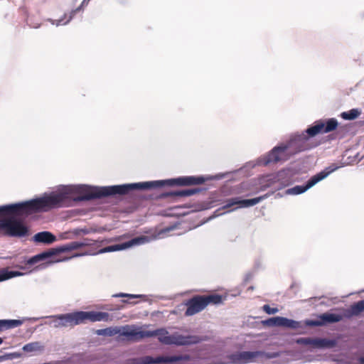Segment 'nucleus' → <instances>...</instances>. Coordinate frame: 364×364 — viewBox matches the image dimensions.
I'll return each mask as SVG.
<instances>
[{
  "label": "nucleus",
  "mask_w": 364,
  "mask_h": 364,
  "mask_svg": "<svg viewBox=\"0 0 364 364\" xmlns=\"http://www.w3.org/2000/svg\"><path fill=\"white\" fill-rule=\"evenodd\" d=\"M360 112L358 109H352L348 112H343L341 117L346 120H353L359 117Z\"/></svg>",
  "instance_id": "obj_26"
},
{
  "label": "nucleus",
  "mask_w": 364,
  "mask_h": 364,
  "mask_svg": "<svg viewBox=\"0 0 364 364\" xmlns=\"http://www.w3.org/2000/svg\"><path fill=\"white\" fill-rule=\"evenodd\" d=\"M291 155L287 144L275 146L264 158V164H275L281 161L287 160Z\"/></svg>",
  "instance_id": "obj_8"
},
{
  "label": "nucleus",
  "mask_w": 364,
  "mask_h": 364,
  "mask_svg": "<svg viewBox=\"0 0 364 364\" xmlns=\"http://www.w3.org/2000/svg\"><path fill=\"white\" fill-rule=\"evenodd\" d=\"M204 176H188L172 178L167 181H154L143 183L123 184L102 187L82 188L80 193L82 194L74 198L75 190L70 186H64L57 191L45 195V212L53 208L68 206L74 201L90 200L115 195H126L133 190H144L168 186H194L200 185L206 181Z\"/></svg>",
  "instance_id": "obj_1"
},
{
  "label": "nucleus",
  "mask_w": 364,
  "mask_h": 364,
  "mask_svg": "<svg viewBox=\"0 0 364 364\" xmlns=\"http://www.w3.org/2000/svg\"><path fill=\"white\" fill-rule=\"evenodd\" d=\"M20 354L16 353H6L4 355H0V363L4 360L13 359L14 358H18Z\"/></svg>",
  "instance_id": "obj_30"
},
{
  "label": "nucleus",
  "mask_w": 364,
  "mask_h": 364,
  "mask_svg": "<svg viewBox=\"0 0 364 364\" xmlns=\"http://www.w3.org/2000/svg\"><path fill=\"white\" fill-rule=\"evenodd\" d=\"M296 343L303 346H309L314 348H331L336 346V340L319 338H299L296 340Z\"/></svg>",
  "instance_id": "obj_10"
},
{
  "label": "nucleus",
  "mask_w": 364,
  "mask_h": 364,
  "mask_svg": "<svg viewBox=\"0 0 364 364\" xmlns=\"http://www.w3.org/2000/svg\"><path fill=\"white\" fill-rule=\"evenodd\" d=\"M55 236L47 231L38 232L33 236V240L38 243L51 244L55 242Z\"/></svg>",
  "instance_id": "obj_17"
},
{
  "label": "nucleus",
  "mask_w": 364,
  "mask_h": 364,
  "mask_svg": "<svg viewBox=\"0 0 364 364\" xmlns=\"http://www.w3.org/2000/svg\"><path fill=\"white\" fill-rule=\"evenodd\" d=\"M23 320L12 319V320H0V332L4 330L14 328L20 326L23 324Z\"/></svg>",
  "instance_id": "obj_20"
},
{
  "label": "nucleus",
  "mask_w": 364,
  "mask_h": 364,
  "mask_svg": "<svg viewBox=\"0 0 364 364\" xmlns=\"http://www.w3.org/2000/svg\"><path fill=\"white\" fill-rule=\"evenodd\" d=\"M318 318L321 319L322 326L326 323H336L341 320L342 317L341 315L335 314L324 313L318 316Z\"/></svg>",
  "instance_id": "obj_19"
},
{
  "label": "nucleus",
  "mask_w": 364,
  "mask_h": 364,
  "mask_svg": "<svg viewBox=\"0 0 364 364\" xmlns=\"http://www.w3.org/2000/svg\"><path fill=\"white\" fill-rule=\"evenodd\" d=\"M260 355L259 351H242L231 354L229 359L234 364H243L249 363Z\"/></svg>",
  "instance_id": "obj_14"
},
{
  "label": "nucleus",
  "mask_w": 364,
  "mask_h": 364,
  "mask_svg": "<svg viewBox=\"0 0 364 364\" xmlns=\"http://www.w3.org/2000/svg\"><path fill=\"white\" fill-rule=\"evenodd\" d=\"M338 122L336 119H329L327 122L322 120L315 122L301 134L294 135L287 143L290 154L294 155L299 152L307 151L316 147L319 143L314 137L318 134L328 133L336 129Z\"/></svg>",
  "instance_id": "obj_2"
},
{
  "label": "nucleus",
  "mask_w": 364,
  "mask_h": 364,
  "mask_svg": "<svg viewBox=\"0 0 364 364\" xmlns=\"http://www.w3.org/2000/svg\"><path fill=\"white\" fill-rule=\"evenodd\" d=\"M23 274L22 272H17V271H8V270L4 269V270L0 272V282H2V281H4V280H6V279L13 278L14 277L21 276Z\"/></svg>",
  "instance_id": "obj_25"
},
{
  "label": "nucleus",
  "mask_w": 364,
  "mask_h": 364,
  "mask_svg": "<svg viewBox=\"0 0 364 364\" xmlns=\"http://www.w3.org/2000/svg\"><path fill=\"white\" fill-rule=\"evenodd\" d=\"M121 335L135 341L156 336L159 342L166 345H171L172 341L171 335H169L165 328H159L154 331H144L139 328L124 330Z\"/></svg>",
  "instance_id": "obj_5"
},
{
  "label": "nucleus",
  "mask_w": 364,
  "mask_h": 364,
  "mask_svg": "<svg viewBox=\"0 0 364 364\" xmlns=\"http://www.w3.org/2000/svg\"><path fill=\"white\" fill-rule=\"evenodd\" d=\"M114 296H115V297H127L129 300V301L123 300V302L134 304H136L137 301H131L132 299L141 298L144 296L141 295V294H129L120 293V294L114 295Z\"/></svg>",
  "instance_id": "obj_28"
},
{
  "label": "nucleus",
  "mask_w": 364,
  "mask_h": 364,
  "mask_svg": "<svg viewBox=\"0 0 364 364\" xmlns=\"http://www.w3.org/2000/svg\"><path fill=\"white\" fill-rule=\"evenodd\" d=\"M204 300L205 305L207 306L209 304H219L223 302V296L217 294L202 295Z\"/></svg>",
  "instance_id": "obj_21"
},
{
  "label": "nucleus",
  "mask_w": 364,
  "mask_h": 364,
  "mask_svg": "<svg viewBox=\"0 0 364 364\" xmlns=\"http://www.w3.org/2000/svg\"><path fill=\"white\" fill-rule=\"evenodd\" d=\"M54 326L56 328L75 326L82 323H85L87 321H111L112 318L107 312L102 311H75L65 314H60L55 316Z\"/></svg>",
  "instance_id": "obj_3"
},
{
  "label": "nucleus",
  "mask_w": 364,
  "mask_h": 364,
  "mask_svg": "<svg viewBox=\"0 0 364 364\" xmlns=\"http://www.w3.org/2000/svg\"><path fill=\"white\" fill-rule=\"evenodd\" d=\"M305 323L309 326H322V323H321L320 318L318 320H306Z\"/></svg>",
  "instance_id": "obj_31"
},
{
  "label": "nucleus",
  "mask_w": 364,
  "mask_h": 364,
  "mask_svg": "<svg viewBox=\"0 0 364 364\" xmlns=\"http://www.w3.org/2000/svg\"><path fill=\"white\" fill-rule=\"evenodd\" d=\"M265 196H259L252 199L240 200V198H232L227 200L226 204L223 207V209L230 208L235 205H239L241 207L253 206L262 201Z\"/></svg>",
  "instance_id": "obj_15"
},
{
  "label": "nucleus",
  "mask_w": 364,
  "mask_h": 364,
  "mask_svg": "<svg viewBox=\"0 0 364 364\" xmlns=\"http://www.w3.org/2000/svg\"><path fill=\"white\" fill-rule=\"evenodd\" d=\"M191 356L188 354L164 356L159 355L154 358L150 355H145L137 359V364H160V363H173L178 361H188Z\"/></svg>",
  "instance_id": "obj_7"
},
{
  "label": "nucleus",
  "mask_w": 364,
  "mask_h": 364,
  "mask_svg": "<svg viewBox=\"0 0 364 364\" xmlns=\"http://www.w3.org/2000/svg\"><path fill=\"white\" fill-rule=\"evenodd\" d=\"M282 326L296 329L301 327V323L299 321L283 317Z\"/></svg>",
  "instance_id": "obj_29"
},
{
  "label": "nucleus",
  "mask_w": 364,
  "mask_h": 364,
  "mask_svg": "<svg viewBox=\"0 0 364 364\" xmlns=\"http://www.w3.org/2000/svg\"><path fill=\"white\" fill-rule=\"evenodd\" d=\"M90 1V0H83L82 2L81 3V4L78 7H77L75 9L72 10L69 13L68 18V19L65 21H64V19L68 17V14H65L63 15V18H60L58 20H55V21H57L56 23H55L56 26L65 25V24H67L68 23H69L73 19V18L75 16L76 13L80 12L81 11H83L84 7L87 6V4H89Z\"/></svg>",
  "instance_id": "obj_16"
},
{
  "label": "nucleus",
  "mask_w": 364,
  "mask_h": 364,
  "mask_svg": "<svg viewBox=\"0 0 364 364\" xmlns=\"http://www.w3.org/2000/svg\"><path fill=\"white\" fill-rule=\"evenodd\" d=\"M79 255H73V257H77V256H79Z\"/></svg>",
  "instance_id": "obj_36"
},
{
  "label": "nucleus",
  "mask_w": 364,
  "mask_h": 364,
  "mask_svg": "<svg viewBox=\"0 0 364 364\" xmlns=\"http://www.w3.org/2000/svg\"><path fill=\"white\" fill-rule=\"evenodd\" d=\"M359 364H364V356L359 359Z\"/></svg>",
  "instance_id": "obj_33"
},
{
  "label": "nucleus",
  "mask_w": 364,
  "mask_h": 364,
  "mask_svg": "<svg viewBox=\"0 0 364 364\" xmlns=\"http://www.w3.org/2000/svg\"><path fill=\"white\" fill-rule=\"evenodd\" d=\"M335 168H331L330 167L326 168L324 171H322L316 175L313 176L306 183L305 186H296L287 191L288 193L292 194H301L305 192L309 188L316 185L318 182L324 179L328 176Z\"/></svg>",
  "instance_id": "obj_9"
},
{
  "label": "nucleus",
  "mask_w": 364,
  "mask_h": 364,
  "mask_svg": "<svg viewBox=\"0 0 364 364\" xmlns=\"http://www.w3.org/2000/svg\"><path fill=\"white\" fill-rule=\"evenodd\" d=\"M186 305L187 309L185 311V315L187 316L195 315L206 307L202 295L193 296L187 301Z\"/></svg>",
  "instance_id": "obj_11"
},
{
  "label": "nucleus",
  "mask_w": 364,
  "mask_h": 364,
  "mask_svg": "<svg viewBox=\"0 0 364 364\" xmlns=\"http://www.w3.org/2000/svg\"><path fill=\"white\" fill-rule=\"evenodd\" d=\"M98 336H112L120 333V330L117 327H109L103 329H98L95 331Z\"/></svg>",
  "instance_id": "obj_24"
},
{
  "label": "nucleus",
  "mask_w": 364,
  "mask_h": 364,
  "mask_svg": "<svg viewBox=\"0 0 364 364\" xmlns=\"http://www.w3.org/2000/svg\"><path fill=\"white\" fill-rule=\"evenodd\" d=\"M0 228L12 237H24L28 230L21 221L15 219H4L0 221Z\"/></svg>",
  "instance_id": "obj_6"
},
{
  "label": "nucleus",
  "mask_w": 364,
  "mask_h": 364,
  "mask_svg": "<svg viewBox=\"0 0 364 364\" xmlns=\"http://www.w3.org/2000/svg\"><path fill=\"white\" fill-rule=\"evenodd\" d=\"M171 338V345L173 344L176 346H190L197 344L203 341V339L198 336H183L178 333L172 334Z\"/></svg>",
  "instance_id": "obj_13"
},
{
  "label": "nucleus",
  "mask_w": 364,
  "mask_h": 364,
  "mask_svg": "<svg viewBox=\"0 0 364 364\" xmlns=\"http://www.w3.org/2000/svg\"><path fill=\"white\" fill-rule=\"evenodd\" d=\"M148 241H149V240H148L147 237H146V236H140V237H134V238L132 239L131 240H129V241H128L127 242H124L123 244L114 245H110V246L105 247L101 249L100 250V252L105 253V252L119 251V250H122L126 249L127 247H132L133 245L143 244V243L146 242Z\"/></svg>",
  "instance_id": "obj_12"
},
{
  "label": "nucleus",
  "mask_w": 364,
  "mask_h": 364,
  "mask_svg": "<svg viewBox=\"0 0 364 364\" xmlns=\"http://www.w3.org/2000/svg\"><path fill=\"white\" fill-rule=\"evenodd\" d=\"M262 309L267 314H274L278 311L277 308H272L268 304L264 305Z\"/></svg>",
  "instance_id": "obj_32"
},
{
  "label": "nucleus",
  "mask_w": 364,
  "mask_h": 364,
  "mask_svg": "<svg viewBox=\"0 0 364 364\" xmlns=\"http://www.w3.org/2000/svg\"><path fill=\"white\" fill-rule=\"evenodd\" d=\"M90 245L91 243L88 239H85L83 241H73L55 248H50L47 251H44L38 255H36L28 259L26 263L27 264L33 265L53 256L58 255L62 252L78 250L82 247L88 246Z\"/></svg>",
  "instance_id": "obj_4"
},
{
  "label": "nucleus",
  "mask_w": 364,
  "mask_h": 364,
  "mask_svg": "<svg viewBox=\"0 0 364 364\" xmlns=\"http://www.w3.org/2000/svg\"><path fill=\"white\" fill-rule=\"evenodd\" d=\"M22 349L26 353H33L43 350L44 346L40 342L36 341L24 345Z\"/></svg>",
  "instance_id": "obj_23"
},
{
  "label": "nucleus",
  "mask_w": 364,
  "mask_h": 364,
  "mask_svg": "<svg viewBox=\"0 0 364 364\" xmlns=\"http://www.w3.org/2000/svg\"><path fill=\"white\" fill-rule=\"evenodd\" d=\"M363 311H364V299L352 304L348 310V314L350 316H358Z\"/></svg>",
  "instance_id": "obj_22"
},
{
  "label": "nucleus",
  "mask_w": 364,
  "mask_h": 364,
  "mask_svg": "<svg viewBox=\"0 0 364 364\" xmlns=\"http://www.w3.org/2000/svg\"><path fill=\"white\" fill-rule=\"evenodd\" d=\"M3 343V339L2 338L0 337V345Z\"/></svg>",
  "instance_id": "obj_35"
},
{
  "label": "nucleus",
  "mask_w": 364,
  "mask_h": 364,
  "mask_svg": "<svg viewBox=\"0 0 364 364\" xmlns=\"http://www.w3.org/2000/svg\"><path fill=\"white\" fill-rule=\"evenodd\" d=\"M198 188H191L181 191H170L163 194L165 197L182 198L193 196L198 193Z\"/></svg>",
  "instance_id": "obj_18"
},
{
  "label": "nucleus",
  "mask_w": 364,
  "mask_h": 364,
  "mask_svg": "<svg viewBox=\"0 0 364 364\" xmlns=\"http://www.w3.org/2000/svg\"><path fill=\"white\" fill-rule=\"evenodd\" d=\"M263 323L267 326H282L283 317H272L264 321Z\"/></svg>",
  "instance_id": "obj_27"
},
{
  "label": "nucleus",
  "mask_w": 364,
  "mask_h": 364,
  "mask_svg": "<svg viewBox=\"0 0 364 364\" xmlns=\"http://www.w3.org/2000/svg\"><path fill=\"white\" fill-rule=\"evenodd\" d=\"M68 258H64V259H57L55 260H54V262H61V261H65L66 259H68ZM53 262V261H52Z\"/></svg>",
  "instance_id": "obj_34"
}]
</instances>
